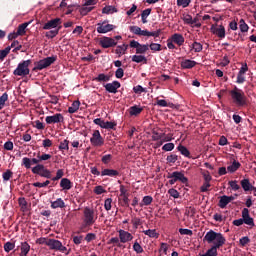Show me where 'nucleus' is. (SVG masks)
I'll use <instances>...</instances> for the list:
<instances>
[{"label": "nucleus", "instance_id": "12", "mask_svg": "<svg viewBox=\"0 0 256 256\" xmlns=\"http://www.w3.org/2000/svg\"><path fill=\"white\" fill-rule=\"evenodd\" d=\"M115 29V25L108 24L107 21H103L97 24V33L105 34L111 33Z\"/></svg>", "mask_w": 256, "mask_h": 256}, {"label": "nucleus", "instance_id": "46", "mask_svg": "<svg viewBox=\"0 0 256 256\" xmlns=\"http://www.w3.org/2000/svg\"><path fill=\"white\" fill-rule=\"evenodd\" d=\"M111 79V77H109L108 75H105L104 73L99 74L98 77L95 78V81L101 82H107Z\"/></svg>", "mask_w": 256, "mask_h": 256}, {"label": "nucleus", "instance_id": "41", "mask_svg": "<svg viewBox=\"0 0 256 256\" xmlns=\"http://www.w3.org/2000/svg\"><path fill=\"white\" fill-rule=\"evenodd\" d=\"M102 13L109 15L111 13H117V9L113 6H106L102 9Z\"/></svg>", "mask_w": 256, "mask_h": 256}, {"label": "nucleus", "instance_id": "1", "mask_svg": "<svg viewBox=\"0 0 256 256\" xmlns=\"http://www.w3.org/2000/svg\"><path fill=\"white\" fill-rule=\"evenodd\" d=\"M204 241H207V243H212L213 246L210 249L217 251V249H220V247H223V245H225L227 240L225 239L223 234L210 230L204 236Z\"/></svg>", "mask_w": 256, "mask_h": 256}, {"label": "nucleus", "instance_id": "11", "mask_svg": "<svg viewBox=\"0 0 256 256\" xmlns=\"http://www.w3.org/2000/svg\"><path fill=\"white\" fill-rule=\"evenodd\" d=\"M242 219L244 221V224L247 225L249 229H253V227H255V220L249 214V209L248 208H243V210H242Z\"/></svg>", "mask_w": 256, "mask_h": 256}, {"label": "nucleus", "instance_id": "34", "mask_svg": "<svg viewBox=\"0 0 256 256\" xmlns=\"http://www.w3.org/2000/svg\"><path fill=\"white\" fill-rule=\"evenodd\" d=\"M29 25H31V21L25 22V23L19 25L16 33H18V35H25V29H27V27H29Z\"/></svg>", "mask_w": 256, "mask_h": 256}, {"label": "nucleus", "instance_id": "47", "mask_svg": "<svg viewBox=\"0 0 256 256\" xmlns=\"http://www.w3.org/2000/svg\"><path fill=\"white\" fill-rule=\"evenodd\" d=\"M115 127H117V123L115 122H105L104 121V125L102 126V129H115Z\"/></svg>", "mask_w": 256, "mask_h": 256}, {"label": "nucleus", "instance_id": "43", "mask_svg": "<svg viewBox=\"0 0 256 256\" xmlns=\"http://www.w3.org/2000/svg\"><path fill=\"white\" fill-rule=\"evenodd\" d=\"M133 251H135V253L141 254L143 253V246L139 244V242L135 241L133 244Z\"/></svg>", "mask_w": 256, "mask_h": 256}, {"label": "nucleus", "instance_id": "5", "mask_svg": "<svg viewBox=\"0 0 256 256\" xmlns=\"http://www.w3.org/2000/svg\"><path fill=\"white\" fill-rule=\"evenodd\" d=\"M83 215L86 227H91V225H94L97 221V214H95V210H93V208L85 207Z\"/></svg>", "mask_w": 256, "mask_h": 256}, {"label": "nucleus", "instance_id": "39", "mask_svg": "<svg viewBox=\"0 0 256 256\" xmlns=\"http://www.w3.org/2000/svg\"><path fill=\"white\" fill-rule=\"evenodd\" d=\"M153 203V197L151 196H144L142 199V203H140V207H143V205H151Z\"/></svg>", "mask_w": 256, "mask_h": 256}, {"label": "nucleus", "instance_id": "9", "mask_svg": "<svg viewBox=\"0 0 256 256\" xmlns=\"http://www.w3.org/2000/svg\"><path fill=\"white\" fill-rule=\"evenodd\" d=\"M90 143L93 147H103L105 140L101 136V132L99 130H95L90 138Z\"/></svg>", "mask_w": 256, "mask_h": 256}, {"label": "nucleus", "instance_id": "15", "mask_svg": "<svg viewBox=\"0 0 256 256\" xmlns=\"http://www.w3.org/2000/svg\"><path fill=\"white\" fill-rule=\"evenodd\" d=\"M100 45L103 47V49H109V47H115L117 42H115V39L111 37H103L100 40Z\"/></svg>", "mask_w": 256, "mask_h": 256}, {"label": "nucleus", "instance_id": "21", "mask_svg": "<svg viewBox=\"0 0 256 256\" xmlns=\"http://www.w3.org/2000/svg\"><path fill=\"white\" fill-rule=\"evenodd\" d=\"M171 41L173 43H176V45H178L179 47H181V45L185 43V38L183 37V35L175 33L174 35H172Z\"/></svg>", "mask_w": 256, "mask_h": 256}, {"label": "nucleus", "instance_id": "29", "mask_svg": "<svg viewBox=\"0 0 256 256\" xmlns=\"http://www.w3.org/2000/svg\"><path fill=\"white\" fill-rule=\"evenodd\" d=\"M143 111V107H139L137 105L131 106L129 108V113L131 116H137Z\"/></svg>", "mask_w": 256, "mask_h": 256}, {"label": "nucleus", "instance_id": "26", "mask_svg": "<svg viewBox=\"0 0 256 256\" xmlns=\"http://www.w3.org/2000/svg\"><path fill=\"white\" fill-rule=\"evenodd\" d=\"M144 235L150 237L151 239H159V233H157L156 229H148L143 231Z\"/></svg>", "mask_w": 256, "mask_h": 256}, {"label": "nucleus", "instance_id": "31", "mask_svg": "<svg viewBox=\"0 0 256 256\" xmlns=\"http://www.w3.org/2000/svg\"><path fill=\"white\" fill-rule=\"evenodd\" d=\"M228 203H230L229 202V196L224 195V196L220 197V200H219L220 209H225V207H227Z\"/></svg>", "mask_w": 256, "mask_h": 256}, {"label": "nucleus", "instance_id": "18", "mask_svg": "<svg viewBox=\"0 0 256 256\" xmlns=\"http://www.w3.org/2000/svg\"><path fill=\"white\" fill-rule=\"evenodd\" d=\"M41 162V160H39V158H28V157H24L22 159V165H24V167L26 169H31V165H38Z\"/></svg>", "mask_w": 256, "mask_h": 256}, {"label": "nucleus", "instance_id": "42", "mask_svg": "<svg viewBox=\"0 0 256 256\" xmlns=\"http://www.w3.org/2000/svg\"><path fill=\"white\" fill-rule=\"evenodd\" d=\"M59 29H61V26H59L58 29H56V30H51V31L47 32L46 37L48 39H53L54 37H57V35H59Z\"/></svg>", "mask_w": 256, "mask_h": 256}, {"label": "nucleus", "instance_id": "37", "mask_svg": "<svg viewBox=\"0 0 256 256\" xmlns=\"http://www.w3.org/2000/svg\"><path fill=\"white\" fill-rule=\"evenodd\" d=\"M44 169H45V166L43 164H38L32 168V173H34V175H41Z\"/></svg>", "mask_w": 256, "mask_h": 256}, {"label": "nucleus", "instance_id": "36", "mask_svg": "<svg viewBox=\"0 0 256 256\" xmlns=\"http://www.w3.org/2000/svg\"><path fill=\"white\" fill-rule=\"evenodd\" d=\"M239 29H240L241 33H247V31H249V26L247 25V23H245L244 19H240Z\"/></svg>", "mask_w": 256, "mask_h": 256}, {"label": "nucleus", "instance_id": "58", "mask_svg": "<svg viewBox=\"0 0 256 256\" xmlns=\"http://www.w3.org/2000/svg\"><path fill=\"white\" fill-rule=\"evenodd\" d=\"M111 203H113V199L107 198L104 202V208L106 211H111Z\"/></svg>", "mask_w": 256, "mask_h": 256}, {"label": "nucleus", "instance_id": "45", "mask_svg": "<svg viewBox=\"0 0 256 256\" xmlns=\"http://www.w3.org/2000/svg\"><path fill=\"white\" fill-rule=\"evenodd\" d=\"M192 49L195 51V53H201V51H203V45L199 42H194L192 44Z\"/></svg>", "mask_w": 256, "mask_h": 256}, {"label": "nucleus", "instance_id": "54", "mask_svg": "<svg viewBox=\"0 0 256 256\" xmlns=\"http://www.w3.org/2000/svg\"><path fill=\"white\" fill-rule=\"evenodd\" d=\"M173 149H175L174 143H166L162 147V151H173Z\"/></svg>", "mask_w": 256, "mask_h": 256}, {"label": "nucleus", "instance_id": "61", "mask_svg": "<svg viewBox=\"0 0 256 256\" xmlns=\"http://www.w3.org/2000/svg\"><path fill=\"white\" fill-rule=\"evenodd\" d=\"M179 233L180 235H189L191 237V235H193V230L180 228Z\"/></svg>", "mask_w": 256, "mask_h": 256}, {"label": "nucleus", "instance_id": "7", "mask_svg": "<svg viewBox=\"0 0 256 256\" xmlns=\"http://www.w3.org/2000/svg\"><path fill=\"white\" fill-rule=\"evenodd\" d=\"M168 179H170L169 180L170 185H175V183H177V181H180V183H184V184H187L189 182V179H187V177H185V174H183L182 172H179V171L172 172L168 176Z\"/></svg>", "mask_w": 256, "mask_h": 256}, {"label": "nucleus", "instance_id": "32", "mask_svg": "<svg viewBox=\"0 0 256 256\" xmlns=\"http://www.w3.org/2000/svg\"><path fill=\"white\" fill-rule=\"evenodd\" d=\"M132 61L133 63H147V57L144 55H133Z\"/></svg>", "mask_w": 256, "mask_h": 256}, {"label": "nucleus", "instance_id": "10", "mask_svg": "<svg viewBox=\"0 0 256 256\" xmlns=\"http://www.w3.org/2000/svg\"><path fill=\"white\" fill-rule=\"evenodd\" d=\"M48 247L53 251H62V253L67 251V247L63 246L61 241L55 239H48Z\"/></svg>", "mask_w": 256, "mask_h": 256}, {"label": "nucleus", "instance_id": "63", "mask_svg": "<svg viewBox=\"0 0 256 256\" xmlns=\"http://www.w3.org/2000/svg\"><path fill=\"white\" fill-rule=\"evenodd\" d=\"M64 175L63 169H59L56 172V177L52 178V181H59Z\"/></svg>", "mask_w": 256, "mask_h": 256}, {"label": "nucleus", "instance_id": "25", "mask_svg": "<svg viewBox=\"0 0 256 256\" xmlns=\"http://www.w3.org/2000/svg\"><path fill=\"white\" fill-rule=\"evenodd\" d=\"M65 207V201L63 199L58 198L57 200L51 202L52 209H63Z\"/></svg>", "mask_w": 256, "mask_h": 256}, {"label": "nucleus", "instance_id": "2", "mask_svg": "<svg viewBox=\"0 0 256 256\" xmlns=\"http://www.w3.org/2000/svg\"><path fill=\"white\" fill-rule=\"evenodd\" d=\"M230 96L232 103H234V105L237 107H245L247 105V96H245V92L237 88V86L230 91Z\"/></svg>", "mask_w": 256, "mask_h": 256}, {"label": "nucleus", "instance_id": "4", "mask_svg": "<svg viewBox=\"0 0 256 256\" xmlns=\"http://www.w3.org/2000/svg\"><path fill=\"white\" fill-rule=\"evenodd\" d=\"M29 65H31V60H24L20 62L17 68L13 71V75H16L17 77H27L31 72L29 70Z\"/></svg>", "mask_w": 256, "mask_h": 256}, {"label": "nucleus", "instance_id": "6", "mask_svg": "<svg viewBox=\"0 0 256 256\" xmlns=\"http://www.w3.org/2000/svg\"><path fill=\"white\" fill-rule=\"evenodd\" d=\"M55 61H57V57L55 56L46 57L35 63V67L33 68V71H43V69H47V67H50V65H53Z\"/></svg>", "mask_w": 256, "mask_h": 256}, {"label": "nucleus", "instance_id": "50", "mask_svg": "<svg viewBox=\"0 0 256 256\" xmlns=\"http://www.w3.org/2000/svg\"><path fill=\"white\" fill-rule=\"evenodd\" d=\"M13 249H15V244H13L11 242H6L4 244V251H6V253H9L10 251H13Z\"/></svg>", "mask_w": 256, "mask_h": 256}, {"label": "nucleus", "instance_id": "64", "mask_svg": "<svg viewBox=\"0 0 256 256\" xmlns=\"http://www.w3.org/2000/svg\"><path fill=\"white\" fill-rule=\"evenodd\" d=\"M251 240L249 239V237L244 236L242 238H240L239 243L242 247H245V245H247Z\"/></svg>", "mask_w": 256, "mask_h": 256}, {"label": "nucleus", "instance_id": "53", "mask_svg": "<svg viewBox=\"0 0 256 256\" xmlns=\"http://www.w3.org/2000/svg\"><path fill=\"white\" fill-rule=\"evenodd\" d=\"M163 133L153 132L152 133V141H162Z\"/></svg>", "mask_w": 256, "mask_h": 256}, {"label": "nucleus", "instance_id": "56", "mask_svg": "<svg viewBox=\"0 0 256 256\" xmlns=\"http://www.w3.org/2000/svg\"><path fill=\"white\" fill-rule=\"evenodd\" d=\"M2 177H3L4 181H9V179H11L13 177V172L11 170H7L6 172H4L2 174Z\"/></svg>", "mask_w": 256, "mask_h": 256}, {"label": "nucleus", "instance_id": "48", "mask_svg": "<svg viewBox=\"0 0 256 256\" xmlns=\"http://www.w3.org/2000/svg\"><path fill=\"white\" fill-rule=\"evenodd\" d=\"M11 52V47H6L4 50H0V60L3 61L5 57H7V54Z\"/></svg>", "mask_w": 256, "mask_h": 256}, {"label": "nucleus", "instance_id": "20", "mask_svg": "<svg viewBox=\"0 0 256 256\" xmlns=\"http://www.w3.org/2000/svg\"><path fill=\"white\" fill-rule=\"evenodd\" d=\"M102 177H119V171L115 169L106 168L101 171Z\"/></svg>", "mask_w": 256, "mask_h": 256}, {"label": "nucleus", "instance_id": "30", "mask_svg": "<svg viewBox=\"0 0 256 256\" xmlns=\"http://www.w3.org/2000/svg\"><path fill=\"white\" fill-rule=\"evenodd\" d=\"M80 105L81 102H79V100L74 101L72 105L68 108V113H77V111H79Z\"/></svg>", "mask_w": 256, "mask_h": 256}, {"label": "nucleus", "instance_id": "28", "mask_svg": "<svg viewBox=\"0 0 256 256\" xmlns=\"http://www.w3.org/2000/svg\"><path fill=\"white\" fill-rule=\"evenodd\" d=\"M127 49H129V45L127 44L117 46L115 50L116 55H119V57H121V55H125Z\"/></svg>", "mask_w": 256, "mask_h": 256}, {"label": "nucleus", "instance_id": "3", "mask_svg": "<svg viewBox=\"0 0 256 256\" xmlns=\"http://www.w3.org/2000/svg\"><path fill=\"white\" fill-rule=\"evenodd\" d=\"M130 31L134 35H139L140 37H159L161 35V29H158L154 32H150L149 30H142L139 26H130Z\"/></svg>", "mask_w": 256, "mask_h": 256}, {"label": "nucleus", "instance_id": "59", "mask_svg": "<svg viewBox=\"0 0 256 256\" xmlns=\"http://www.w3.org/2000/svg\"><path fill=\"white\" fill-rule=\"evenodd\" d=\"M9 99V95L4 93L0 96V106L5 107V102Z\"/></svg>", "mask_w": 256, "mask_h": 256}, {"label": "nucleus", "instance_id": "55", "mask_svg": "<svg viewBox=\"0 0 256 256\" xmlns=\"http://www.w3.org/2000/svg\"><path fill=\"white\" fill-rule=\"evenodd\" d=\"M178 159H179V157L177 156V154H171V155L167 156L166 161L168 163H175Z\"/></svg>", "mask_w": 256, "mask_h": 256}, {"label": "nucleus", "instance_id": "38", "mask_svg": "<svg viewBox=\"0 0 256 256\" xmlns=\"http://www.w3.org/2000/svg\"><path fill=\"white\" fill-rule=\"evenodd\" d=\"M178 151L181 153V155H184V157H189L191 155V153L189 152V150L187 149V147L183 146V145H179L177 147Z\"/></svg>", "mask_w": 256, "mask_h": 256}, {"label": "nucleus", "instance_id": "44", "mask_svg": "<svg viewBox=\"0 0 256 256\" xmlns=\"http://www.w3.org/2000/svg\"><path fill=\"white\" fill-rule=\"evenodd\" d=\"M112 159H113V155L106 154V155L102 156L101 161H102V163H104V165H109V163H111Z\"/></svg>", "mask_w": 256, "mask_h": 256}, {"label": "nucleus", "instance_id": "35", "mask_svg": "<svg viewBox=\"0 0 256 256\" xmlns=\"http://www.w3.org/2000/svg\"><path fill=\"white\" fill-rule=\"evenodd\" d=\"M183 21L187 25H195V23H197V19L193 20V17L191 15H189V14L184 15Z\"/></svg>", "mask_w": 256, "mask_h": 256}, {"label": "nucleus", "instance_id": "22", "mask_svg": "<svg viewBox=\"0 0 256 256\" xmlns=\"http://www.w3.org/2000/svg\"><path fill=\"white\" fill-rule=\"evenodd\" d=\"M195 65H197V62L194 60L186 59L181 62L182 69H193Z\"/></svg>", "mask_w": 256, "mask_h": 256}, {"label": "nucleus", "instance_id": "14", "mask_svg": "<svg viewBox=\"0 0 256 256\" xmlns=\"http://www.w3.org/2000/svg\"><path fill=\"white\" fill-rule=\"evenodd\" d=\"M62 23L63 22L61 21V18H55L45 23L42 29L45 31H49L50 29H57V27H61Z\"/></svg>", "mask_w": 256, "mask_h": 256}, {"label": "nucleus", "instance_id": "33", "mask_svg": "<svg viewBox=\"0 0 256 256\" xmlns=\"http://www.w3.org/2000/svg\"><path fill=\"white\" fill-rule=\"evenodd\" d=\"M239 167H241V163H239L238 161H233V163L227 167V171L229 173H235V171H237Z\"/></svg>", "mask_w": 256, "mask_h": 256}, {"label": "nucleus", "instance_id": "60", "mask_svg": "<svg viewBox=\"0 0 256 256\" xmlns=\"http://www.w3.org/2000/svg\"><path fill=\"white\" fill-rule=\"evenodd\" d=\"M40 177H45L46 179H51V171L48 169L44 168L42 170V173H40Z\"/></svg>", "mask_w": 256, "mask_h": 256}, {"label": "nucleus", "instance_id": "49", "mask_svg": "<svg viewBox=\"0 0 256 256\" xmlns=\"http://www.w3.org/2000/svg\"><path fill=\"white\" fill-rule=\"evenodd\" d=\"M18 203L22 211H27V200H25V198H19Z\"/></svg>", "mask_w": 256, "mask_h": 256}, {"label": "nucleus", "instance_id": "51", "mask_svg": "<svg viewBox=\"0 0 256 256\" xmlns=\"http://www.w3.org/2000/svg\"><path fill=\"white\" fill-rule=\"evenodd\" d=\"M191 4V0H177V5L178 7H189V5Z\"/></svg>", "mask_w": 256, "mask_h": 256}, {"label": "nucleus", "instance_id": "57", "mask_svg": "<svg viewBox=\"0 0 256 256\" xmlns=\"http://www.w3.org/2000/svg\"><path fill=\"white\" fill-rule=\"evenodd\" d=\"M168 193H169L170 197H173L174 199H179V191H177L176 189H174V188L169 189Z\"/></svg>", "mask_w": 256, "mask_h": 256}, {"label": "nucleus", "instance_id": "23", "mask_svg": "<svg viewBox=\"0 0 256 256\" xmlns=\"http://www.w3.org/2000/svg\"><path fill=\"white\" fill-rule=\"evenodd\" d=\"M60 187L65 191H69V189L73 187V184L71 183V180H69L68 178H62L60 181Z\"/></svg>", "mask_w": 256, "mask_h": 256}, {"label": "nucleus", "instance_id": "24", "mask_svg": "<svg viewBox=\"0 0 256 256\" xmlns=\"http://www.w3.org/2000/svg\"><path fill=\"white\" fill-rule=\"evenodd\" d=\"M21 253L20 256H27L29 254V251H31V245L27 242L21 243Z\"/></svg>", "mask_w": 256, "mask_h": 256}, {"label": "nucleus", "instance_id": "17", "mask_svg": "<svg viewBox=\"0 0 256 256\" xmlns=\"http://www.w3.org/2000/svg\"><path fill=\"white\" fill-rule=\"evenodd\" d=\"M63 121H64V118H63V114L61 113H57V114H54L53 116L46 117V123L48 125H51L53 123H63Z\"/></svg>", "mask_w": 256, "mask_h": 256}, {"label": "nucleus", "instance_id": "8", "mask_svg": "<svg viewBox=\"0 0 256 256\" xmlns=\"http://www.w3.org/2000/svg\"><path fill=\"white\" fill-rule=\"evenodd\" d=\"M129 46L131 49H136V55H144L149 51V44H141L136 40H131Z\"/></svg>", "mask_w": 256, "mask_h": 256}, {"label": "nucleus", "instance_id": "40", "mask_svg": "<svg viewBox=\"0 0 256 256\" xmlns=\"http://www.w3.org/2000/svg\"><path fill=\"white\" fill-rule=\"evenodd\" d=\"M59 150L60 151H69V140L65 139L62 142H60Z\"/></svg>", "mask_w": 256, "mask_h": 256}, {"label": "nucleus", "instance_id": "62", "mask_svg": "<svg viewBox=\"0 0 256 256\" xmlns=\"http://www.w3.org/2000/svg\"><path fill=\"white\" fill-rule=\"evenodd\" d=\"M93 11V7L91 6H85L81 9L80 13L81 15H87V13H91Z\"/></svg>", "mask_w": 256, "mask_h": 256}, {"label": "nucleus", "instance_id": "16", "mask_svg": "<svg viewBox=\"0 0 256 256\" xmlns=\"http://www.w3.org/2000/svg\"><path fill=\"white\" fill-rule=\"evenodd\" d=\"M119 239L120 243H129V241H133V234L129 233L128 231L125 230H119Z\"/></svg>", "mask_w": 256, "mask_h": 256}, {"label": "nucleus", "instance_id": "27", "mask_svg": "<svg viewBox=\"0 0 256 256\" xmlns=\"http://www.w3.org/2000/svg\"><path fill=\"white\" fill-rule=\"evenodd\" d=\"M241 187L244 191H251V189H254L253 185H251V182L249 179H243L241 180Z\"/></svg>", "mask_w": 256, "mask_h": 256}, {"label": "nucleus", "instance_id": "52", "mask_svg": "<svg viewBox=\"0 0 256 256\" xmlns=\"http://www.w3.org/2000/svg\"><path fill=\"white\" fill-rule=\"evenodd\" d=\"M149 47L151 51H154V52L161 51V44L159 43H150V45H148V48Z\"/></svg>", "mask_w": 256, "mask_h": 256}, {"label": "nucleus", "instance_id": "13", "mask_svg": "<svg viewBox=\"0 0 256 256\" xmlns=\"http://www.w3.org/2000/svg\"><path fill=\"white\" fill-rule=\"evenodd\" d=\"M211 33L213 35H216L219 39H225V26L223 25H218V24H213L210 27Z\"/></svg>", "mask_w": 256, "mask_h": 256}, {"label": "nucleus", "instance_id": "19", "mask_svg": "<svg viewBox=\"0 0 256 256\" xmlns=\"http://www.w3.org/2000/svg\"><path fill=\"white\" fill-rule=\"evenodd\" d=\"M104 87L108 93H117V89L121 87V83H119V81H113L112 83L106 84Z\"/></svg>", "mask_w": 256, "mask_h": 256}]
</instances>
